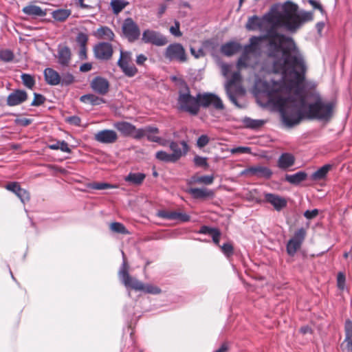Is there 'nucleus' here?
Returning a JSON list of instances; mask_svg holds the SVG:
<instances>
[{
	"instance_id": "obj_62",
	"label": "nucleus",
	"mask_w": 352,
	"mask_h": 352,
	"mask_svg": "<svg viewBox=\"0 0 352 352\" xmlns=\"http://www.w3.org/2000/svg\"><path fill=\"white\" fill-rule=\"evenodd\" d=\"M217 230V228H210L206 226H203L201 227L198 233L205 234H208L212 235V233H214L215 232V230Z\"/></svg>"
},
{
	"instance_id": "obj_64",
	"label": "nucleus",
	"mask_w": 352,
	"mask_h": 352,
	"mask_svg": "<svg viewBox=\"0 0 352 352\" xmlns=\"http://www.w3.org/2000/svg\"><path fill=\"white\" fill-rule=\"evenodd\" d=\"M232 66L227 63H222L221 65V73L224 77H228L231 71Z\"/></svg>"
},
{
	"instance_id": "obj_52",
	"label": "nucleus",
	"mask_w": 352,
	"mask_h": 352,
	"mask_svg": "<svg viewBox=\"0 0 352 352\" xmlns=\"http://www.w3.org/2000/svg\"><path fill=\"white\" fill-rule=\"evenodd\" d=\"M157 216L164 219L174 220V211L161 210L157 212Z\"/></svg>"
},
{
	"instance_id": "obj_49",
	"label": "nucleus",
	"mask_w": 352,
	"mask_h": 352,
	"mask_svg": "<svg viewBox=\"0 0 352 352\" xmlns=\"http://www.w3.org/2000/svg\"><path fill=\"white\" fill-rule=\"evenodd\" d=\"M89 187L94 190H105L109 188H115L114 186L104 182H94L89 185Z\"/></svg>"
},
{
	"instance_id": "obj_41",
	"label": "nucleus",
	"mask_w": 352,
	"mask_h": 352,
	"mask_svg": "<svg viewBox=\"0 0 352 352\" xmlns=\"http://www.w3.org/2000/svg\"><path fill=\"white\" fill-rule=\"evenodd\" d=\"M124 0H111V6L114 14L120 13L126 6Z\"/></svg>"
},
{
	"instance_id": "obj_47",
	"label": "nucleus",
	"mask_w": 352,
	"mask_h": 352,
	"mask_svg": "<svg viewBox=\"0 0 352 352\" xmlns=\"http://www.w3.org/2000/svg\"><path fill=\"white\" fill-rule=\"evenodd\" d=\"M244 122L247 127L251 129H257L264 124V121L261 120H252L251 118H245Z\"/></svg>"
},
{
	"instance_id": "obj_56",
	"label": "nucleus",
	"mask_w": 352,
	"mask_h": 352,
	"mask_svg": "<svg viewBox=\"0 0 352 352\" xmlns=\"http://www.w3.org/2000/svg\"><path fill=\"white\" fill-rule=\"evenodd\" d=\"M34 100L31 103V105L33 107L40 106L45 101V98L40 94L34 93Z\"/></svg>"
},
{
	"instance_id": "obj_42",
	"label": "nucleus",
	"mask_w": 352,
	"mask_h": 352,
	"mask_svg": "<svg viewBox=\"0 0 352 352\" xmlns=\"http://www.w3.org/2000/svg\"><path fill=\"white\" fill-rule=\"evenodd\" d=\"M110 230L116 233H120L123 234H129V231L125 228V226L119 222H113L110 224Z\"/></svg>"
},
{
	"instance_id": "obj_9",
	"label": "nucleus",
	"mask_w": 352,
	"mask_h": 352,
	"mask_svg": "<svg viewBox=\"0 0 352 352\" xmlns=\"http://www.w3.org/2000/svg\"><path fill=\"white\" fill-rule=\"evenodd\" d=\"M306 236V230L301 228L296 230L292 239L287 242L286 250L289 256H294L299 250Z\"/></svg>"
},
{
	"instance_id": "obj_29",
	"label": "nucleus",
	"mask_w": 352,
	"mask_h": 352,
	"mask_svg": "<svg viewBox=\"0 0 352 352\" xmlns=\"http://www.w3.org/2000/svg\"><path fill=\"white\" fill-rule=\"evenodd\" d=\"M23 12L27 15L32 16H45L46 12L40 6L30 4L25 6L23 10Z\"/></svg>"
},
{
	"instance_id": "obj_27",
	"label": "nucleus",
	"mask_w": 352,
	"mask_h": 352,
	"mask_svg": "<svg viewBox=\"0 0 352 352\" xmlns=\"http://www.w3.org/2000/svg\"><path fill=\"white\" fill-rule=\"evenodd\" d=\"M258 50L256 48H249L248 45L244 47V51L239 58L237 62V67L241 68L242 67H246L248 66L249 54L258 52Z\"/></svg>"
},
{
	"instance_id": "obj_45",
	"label": "nucleus",
	"mask_w": 352,
	"mask_h": 352,
	"mask_svg": "<svg viewBox=\"0 0 352 352\" xmlns=\"http://www.w3.org/2000/svg\"><path fill=\"white\" fill-rule=\"evenodd\" d=\"M60 80L62 86H68L74 82V76L69 72H65L60 76Z\"/></svg>"
},
{
	"instance_id": "obj_36",
	"label": "nucleus",
	"mask_w": 352,
	"mask_h": 352,
	"mask_svg": "<svg viewBox=\"0 0 352 352\" xmlns=\"http://www.w3.org/2000/svg\"><path fill=\"white\" fill-rule=\"evenodd\" d=\"M122 72L128 77H133L138 73V69L133 63L126 65H119Z\"/></svg>"
},
{
	"instance_id": "obj_48",
	"label": "nucleus",
	"mask_w": 352,
	"mask_h": 352,
	"mask_svg": "<svg viewBox=\"0 0 352 352\" xmlns=\"http://www.w3.org/2000/svg\"><path fill=\"white\" fill-rule=\"evenodd\" d=\"M299 20V28L304 22L310 21L313 19V14L311 12H301L300 14H297Z\"/></svg>"
},
{
	"instance_id": "obj_59",
	"label": "nucleus",
	"mask_w": 352,
	"mask_h": 352,
	"mask_svg": "<svg viewBox=\"0 0 352 352\" xmlns=\"http://www.w3.org/2000/svg\"><path fill=\"white\" fill-rule=\"evenodd\" d=\"M337 285L340 290H344L345 287V275L340 272L337 276Z\"/></svg>"
},
{
	"instance_id": "obj_63",
	"label": "nucleus",
	"mask_w": 352,
	"mask_h": 352,
	"mask_svg": "<svg viewBox=\"0 0 352 352\" xmlns=\"http://www.w3.org/2000/svg\"><path fill=\"white\" fill-rule=\"evenodd\" d=\"M16 124L27 126L32 123V120L28 118H17L14 120Z\"/></svg>"
},
{
	"instance_id": "obj_20",
	"label": "nucleus",
	"mask_w": 352,
	"mask_h": 352,
	"mask_svg": "<svg viewBox=\"0 0 352 352\" xmlns=\"http://www.w3.org/2000/svg\"><path fill=\"white\" fill-rule=\"evenodd\" d=\"M43 74L47 84L55 86L60 83V75L54 69L50 67L45 69Z\"/></svg>"
},
{
	"instance_id": "obj_13",
	"label": "nucleus",
	"mask_w": 352,
	"mask_h": 352,
	"mask_svg": "<svg viewBox=\"0 0 352 352\" xmlns=\"http://www.w3.org/2000/svg\"><path fill=\"white\" fill-rule=\"evenodd\" d=\"M241 174L254 176L259 178L270 179L272 175V171L266 166L256 165L247 168L242 171Z\"/></svg>"
},
{
	"instance_id": "obj_61",
	"label": "nucleus",
	"mask_w": 352,
	"mask_h": 352,
	"mask_svg": "<svg viewBox=\"0 0 352 352\" xmlns=\"http://www.w3.org/2000/svg\"><path fill=\"white\" fill-rule=\"evenodd\" d=\"M6 188L12 192H14L16 195L18 193V191L21 189V186L17 182H11L8 184L6 186Z\"/></svg>"
},
{
	"instance_id": "obj_24",
	"label": "nucleus",
	"mask_w": 352,
	"mask_h": 352,
	"mask_svg": "<svg viewBox=\"0 0 352 352\" xmlns=\"http://www.w3.org/2000/svg\"><path fill=\"white\" fill-rule=\"evenodd\" d=\"M113 126L118 131H120L124 136L132 135L133 131L135 130L134 125L125 121L115 122L113 124Z\"/></svg>"
},
{
	"instance_id": "obj_50",
	"label": "nucleus",
	"mask_w": 352,
	"mask_h": 352,
	"mask_svg": "<svg viewBox=\"0 0 352 352\" xmlns=\"http://www.w3.org/2000/svg\"><path fill=\"white\" fill-rule=\"evenodd\" d=\"M14 58V54L10 50L0 51V60L4 62H10Z\"/></svg>"
},
{
	"instance_id": "obj_26",
	"label": "nucleus",
	"mask_w": 352,
	"mask_h": 352,
	"mask_svg": "<svg viewBox=\"0 0 352 352\" xmlns=\"http://www.w3.org/2000/svg\"><path fill=\"white\" fill-rule=\"evenodd\" d=\"M332 167L333 166L329 164L324 165L323 166L318 169L316 171L313 173L310 176V179L312 181L315 182L324 179L327 177V175L329 170H331Z\"/></svg>"
},
{
	"instance_id": "obj_60",
	"label": "nucleus",
	"mask_w": 352,
	"mask_h": 352,
	"mask_svg": "<svg viewBox=\"0 0 352 352\" xmlns=\"http://www.w3.org/2000/svg\"><path fill=\"white\" fill-rule=\"evenodd\" d=\"M210 139L206 135H201L197 141V146L203 148L209 143Z\"/></svg>"
},
{
	"instance_id": "obj_53",
	"label": "nucleus",
	"mask_w": 352,
	"mask_h": 352,
	"mask_svg": "<svg viewBox=\"0 0 352 352\" xmlns=\"http://www.w3.org/2000/svg\"><path fill=\"white\" fill-rule=\"evenodd\" d=\"M88 41V36L87 34L80 32L76 36V42L79 47H85Z\"/></svg>"
},
{
	"instance_id": "obj_40",
	"label": "nucleus",
	"mask_w": 352,
	"mask_h": 352,
	"mask_svg": "<svg viewBox=\"0 0 352 352\" xmlns=\"http://www.w3.org/2000/svg\"><path fill=\"white\" fill-rule=\"evenodd\" d=\"M21 80L24 86L32 89L35 85V80L33 76L28 74H21Z\"/></svg>"
},
{
	"instance_id": "obj_6",
	"label": "nucleus",
	"mask_w": 352,
	"mask_h": 352,
	"mask_svg": "<svg viewBox=\"0 0 352 352\" xmlns=\"http://www.w3.org/2000/svg\"><path fill=\"white\" fill-rule=\"evenodd\" d=\"M241 80V74L239 72H234L231 78L228 80L225 85L226 94L230 100L237 107L241 108V106L238 103L236 100V95L243 94L244 90L241 87H236V89L233 91V87Z\"/></svg>"
},
{
	"instance_id": "obj_57",
	"label": "nucleus",
	"mask_w": 352,
	"mask_h": 352,
	"mask_svg": "<svg viewBox=\"0 0 352 352\" xmlns=\"http://www.w3.org/2000/svg\"><path fill=\"white\" fill-rule=\"evenodd\" d=\"M180 23L178 21H175V25L171 26L169 29V31L171 34L175 36L179 37L182 35V32L180 31Z\"/></svg>"
},
{
	"instance_id": "obj_12",
	"label": "nucleus",
	"mask_w": 352,
	"mask_h": 352,
	"mask_svg": "<svg viewBox=\"0 0 352 352\" xmlns=\"http://www.w3.org/2000/svg\"><path fill=\"white\" fill-rule=\"evenodd\" d=\"M118 135L116 131L111 129H103L94 135V140L101 144H112L117 142Z\"/></svg>"
},
{
	"instance_id": "obj_5",
	"label": "nucleus",
	"mask_w": 352,
	"mask_h": 352,
	"mask_svg": "<svg viewBox=\"0 0 352 352\" xmlns=\"http://www.w3.org/2000/svg\"><path fill=\"white\" fill-rule=\"evenodd\" d=\"M177 104L179 110L196 116L199 113L198 94L192 96L188 87L185 85L179 91Z\"/></svg>"
},
{
	"instance_id": "obj_34",
	"label": "nucleus",
	"mask_w": 352,
	"mask_h": 352,
	"mask_svg": "<svg viewBox=\"0 0 352 352\" xmlns=\"http://www.w3.org/2000/svg\"><path fill=\"white\" fill-rule=\"evenodd\" d=\"M71 14V10L67 9H58L52 12V18L59 22L65 21Z\"/></svg>"
},
{
	"instance_id": "obj_32",
	"label": "nucleus",
	"mask_w": 352,
	"mask_h": 352,
	"mask_svg": "<svg viewBox=\"0 0 352 352\" xmlns=\"http://www.w3.org/2000/svg\"><path fill=\"white\" fill-rule=\"evenodd\" d=\"M80 100L84 103H89L91 105H100L105 102V100L93 94H85L80 98Z\"/></svg>"
},
{
	"instance_id": "obj_21",
	"label": "nucleus",
	"mask_w": 352,
	"mask_h": 352,
	"mask_svg": "<svg viewBox=\"0 0 352 352\" xmlns=\"http://www.w3.org/2000/svg\"><path fill=\"white\" fill-rule=\"evenodd\" d=\"M186 192L194 199H205L214 197L213 191L206 188H190Z\"/></svg>"
},
{
	"instance_id": "obj_55",
	"label": "nucleus",
	"mask_w": 352,
	"mask_h": 352,
	"mask_svg": "<svg viewBox=\"0 0 352 352\" xmlns=\"http://www.w3.org/2000/svg\"><path fill=\"white\" fill-rule=\"evenodd\" d=\"M190 216L186 213L174 211V220H177L181 222H188L190 221Z\"/></svg>"
},
{
	"instance_id": "obj_23",
	"label": "nucleus",
	"mask_w": 352,
	"mask_h": 352,
	"mask_svg": "<svg viewBox=\"0 0 352 352\" xmlns=\"http://www.w3.org/2000/svg\"><path fill=\"white\" fill-rule=\"evenodd\" d=\"M71 60L70 49L64 46L60 47L58 52V61L62 67H67Z\"/></svg>"
},
{
	"instance_id": "obj_28",
	"label": "nucleus",
	"mask_w": 352,
	"mask_h": 352,
	"mask_svg": "<svg viewBox=\"0 0 352 352\" xmlns=\"http://www.w3.org/2000/svg\"><path fill=\"white\" fill-rule=\"evenodd\" d=\"M146 178V175L142 173H129L124 177V181L130 184L135 186L141 185Z\"/></svg>"
},
{
	"instance_id": "obj_22",
	"label": "nucleus",
	"mask_w": 352,
	"mask_h": 352,
	"mask_svg": "<svg viewBox=\"0 0 352 352\" xmlns=\"http://www.w3.org/2000/svg\"><path fill=\"white\" fill-rule=\"evenodd\" d=\"M241 49V45L234 41L228 42L221 47V52L223 54L230 56L237 53Z\"/></svg>"
},
{
	"instance_id": "obj_4",
	"label": "nucleus",
	"mask_w": 352,
	"mask_h": 352,
	"mask_svg": "<svg viewBox=\"0 0 352 352\" xmlns=\"http://www.w3.org/2000/svg\"><path fill=\"white\" fill-rule=\"evenodd\" d=\"M123 262L119 270L118 275L122 283L126 287H130L135 291L143 292L147 294H158L161 293V289L157 286L151 284H144L135 278L131 277L128 272V264L125 257V254L122 251Z\"/></svg>"
},
{
	"instance_id": "obj_38",
	"label": "nucleus",
	"mask_w": 352,
	"mask_h": 352,
	"mask_svg": "<svg viewBox=\"0 0 352 352\" xmlns=\"http://www.w3.org/2000/svg\"><path fill=\"white\" fill-rule=\"evenodd\" d=\"M147 129H152V132H146V137L147 140L152 142L160 141V137L158 136L160 130L157 127L153 126H147Z\"/></svg>"
},
{
	"instance_id": "obj_39",
	"label": "nucleus",
	"mask_w": 352,
	"mask_h": 352,
	"mask_svg": "<svg viewBox=\"0 0 352 352\" xmlns=\"http://www.w3.org/2000/svg\"><path fill=\"white\" fill-rule=\"evenodd\" d=\"M133 58L132 54L130 52L126 51L124 52L122 50L120 51V56L118 61V65H126L128 63H132Z\"/></svg>"
},
{
	"instance_id": "obj_35",
	"label": "nucleus",
	"mask_w": 352,
	"mask_h": 352,
	"mask_svg": "<svg viewBox=\"0 0 352 352\" xmlns=\"http://www.w3.org/2000/svg\"><path fill=\"white\" fill-rule=\"evenodd\" d=\"M307 178V173L302 171H299L293 175H287L285 179L287 182L292 184H298Z\"/></svg>"
},
{
	"instance_id": "obj_2",
	"label": "nucleus",
	"mask_w": 352,
	"mask_h": 352,
	"mask_svg": "<svg viewBox=\"0 0 352 352\" xmlns=\"http://www.w3.org/2000/svg\"><path fill=\"white\" fill-rule=\"evenodd\" d=\"M267 39L269 56L274 58L273 72L281 74L283 80L298 65H302L304 58L292 38L276 32L274 28L267 30L263 36L251 37L248 47L259 51L261 43Z\"/></svg>"
},
{
	"instance_id": "obj_7",
	"label": "nucleus",
	"mask_w": 352,
	"mask_h": 352,
	"mask_svg": "<svg viewBox=\"0 0 352 352\" xmlns=\"http://www.w3.org/2000/svg\"><path fill=\"white\" fill-rule=\"evenodd\" d=\"M164 56L170 61L184 63L187 60L185 49L182 44L177 43L170 44L166 48Z\"/></svg>"
},
{
	"instance_id": "obj_1",
	"label": "nucleus",
	"mask_w": 352,
	"mask_h": 352,
	"mask_svg": "<svg viewBox=\"0 0 352 352\" xmlns=\"http://www.w3.org/2000/svg\"><path fill=\"white\" fill-rule=\"evenodd\" d=\"M307 66L305 60L280 82H261L262 91L269 100L280 107L284 124L292 127L303 118L328 120L332 116L333 102L324 100L316 91V84L305 81Z\"/></svg>"
},
{
	"instance_id": "obj_46",
	"label": "nucleus",
	"mask_w": 352,
	"mask_h": 352,
	"mask_svg": "<svg viewBox=\"0 0 352 352\" xmlns=\"http://www.w3.org/2000/svg\"><path fill=\"white\" fill-rule=\"evenodd\" d=\"M222 252L223 254L228 258H230L234 254V248L231 243L228 242L223 243L222 245H219Z\"/></svg>"
},
{
	"instance_id": "obj_43",
	"label": "nucleus",
	"mask_w": 352,
	"mask_h": 352,
	"mask_svg": "<svg viewBox=\"0 0 352 352\" xmlns=\"http://www.w3.org/2000/svg\"><path fill=\"white\" fill-rule=\"evenodd\" d=\"M155 157L164 162H176L171 155V153H168L164 151H157L155 153Z\"/></svg>"
},
{
	"instance_id": "obj_17",
	"label": "nucleus",
	"mask_w": 352,
	"mask_h": 352,
	"mask_svg": "<svg viewBox=\"0 0 352 352\" xmlns=\"http://www.w3.org/2000/svg\"><path fill=\"white\" fill-rule=\"evenodd\" d=\"M28 97V94L25 91L15 89L8 95L6 103L10 107L19 105L26 101Z\"/></svg>"
},
{
	"instance_id": "obj_11",
	"label": "nucleus",
	"mask_w": 352,
	"mask_h": 352,
	"mask_svg": "<svg viewBox=\"0 0 352 352\" xmlns=\"http://www.w3.org/2000/svg\"><path fill=\"white\" fill-rule=\"evenodd\" d=\"M122 32L129 42L137 41L140 36V30L136 23L131 18L124 20L122 24Z\"/></svg>"
},
{
	"instance_id": "obj_33",
	"label": "nucleus",
	"mask_w": 352,
	"mask_h": 352,
	"mask_svg": "<svg viewBox=\"0 0 352 352\" xmlns=\"http://www.w3.org/2000/svg\"><path fill=\"white\" fill-rule=\"evenodd\" d=\"M214 177L213 175L192 176L189 181V184H199L210 185L213 183Z\"/></svg>"
},
{
	"instance_id": "obj_58",
	"label": "nucleus",
	"mask_w": 352,
	"mask_h": 352,
	"mask_svg": "<svg viewBox=\"0 0 352 352\" xmlns=\"http://www.w3.org/2000/svg\"><path fill=\"white\" fill-rule=\"evenodd\" d=\"M232 154L250 153L251 148L248 146H239L230 149Z\"/></svg>"
},
{
	"instance_id": "obj_8",
	"label": "nucleus",
	"mask_w": 352,
	"mask_h": 352,
	"mask_svg": "<svg viewBox=\"0 0 352 352\" xmlns=\"http://www.w3.org/2000/svg\"><path fill=\"white\" fill-rule=\"evenodd\" d=\"M199 109L200 107L207 108L212 106L217 110H222L224 106L221 98L211 93L198 94Z\"/></svg>"
},
{
	"instance_id": "obj_51",
	"label": "nucleus",
	"mask_w": 352,
	"mask_h": 352,
	"mask_svg": "<svg viewBox=\"0 0 352 352\" xmlns=\"http://www.w3.org/2000/svg\"><path fill=\"white\" fill-rule=\"evenodd\" d=\"M207 160V157L195 155L193 162L196 166L207 168L208 167Z\"/></svg>"
},
{
	"instance_id": "obj_19",
	"label": "nucleus",
	"mask_w": 352,
	"mask_h": 352,
	"mask_svg": "<svg viewBox=\"0 0 352 352\" xmlns=\"http://www.w3.org/2000/svg\"><path fill=\"white\" fill-rule=\"evenodd\" d=\"M264 197L265 201L271 204L278 211H280L287 206V200L279 195L272 193H266Z\"/></svg>"
},
{
	"instance_id": "obj_30",
	"label": "nucleus",
	"mask_w": 352,
	"mask_h": 352,
	"mask_svg": "<svg viewBox=\"0 0 352 352\" xmlns=\"http://www.w3.org/2000/svg\"><path fill=\"white\" fill-rule=\"evenodd\" d=\"M264 19H261L258 16L254 15L250 17L245 25V28L249 30H260L263 26Z\"/></svg>"
},
{
	"instance_id": "obj_15",
	"label": "nucleus",
	"mask_w": 352,
	"mask_h": 352,
	"mask_svg": "<svg viewBox=\"0 0 352 352\" xmlns=\"http://www.w3.org/2000/svg\"><path fill=\"white\" fill-rule=\"evenodd\" d=\"M169 147L172 151L171 155L175 162L178 161L182 156L185 155L188 151V146L185 141H170L169 143Z\"/></svg>"
},
{
	"instance_id": "obj_16",
	"label": "nucleus",
	"mask_w": 352,
	"mask_h": 352,
	"mask_svg": "<svg viewBox=\"0 0 352 352\" xmlns=\"http://www.w3.org/2000/svg\"><path fill=\"white\" fill-rule=\"evenodd\" d=\"M95 56L100 60H109L113 54L112 45L109 43H100L94 47Z\"/></svg>"
},
{
	"instance_id": "obj_14",
	"label": "nucleus",
	"mask_w": 352,
	"mask_h": 352,
	"mask_svg": "<svg viewBox=\"0 0 352 352\" xmlns=\"http://www.w3.org/2000/svg\"><path fill=\"white\" fill-rule=\"evenodd\" d=\"M109 87L110 84L107 79L101 76H96L90 82V87L92 90L102 96H104L109 92Z\"/></svg>"
},
{
	"instance_id": "obj_25",
	"label": "nucleus",
	"mask_w": 352,
	"mask_h": 352,
	"mask_svg": "<svg viewBox=\"0 0 352 352\" xmlns=\"http://www.w3.org/2000/svg\"><path fill=\"white\" fill-rule=\"evenodd\" d=\"M94 36L98 39L110 41H113L115 36L113 31L107 26H102L97 29L96 31L94 32Z\"/></svg>"
},
{
	"instance_id": "obj_37",
	"label": "nucleus",
	"mask_w": 352,
	"mask_h": 352,
	"mask_svg": "<svg viewBox=\"0 0 352 352\" xmlns=\"http://www.w3.org/2000/svg\"><path fill=\"white\" fill-rule=\"evenodd\" d=\"M48 148L51 150H60L61 151L67 153H70L72 152L68 144L64 140L58 141L55 144H49Z\"/></svg>"
},
{
	"instance_id": "obj_18",
	"label": "nucleus",
	"mask_w": 352,
	"mask_h": 352,
	"mask_svg": "<svg viewBox=\"0 0 352 352\" xmlns=\"http://www.w3.org/2000/svg\"><path fill=\"white\" fill-rule=\"evenodd\" d=\"M345 338L341 344L343 352H352V322L347 320L344 326Z\"/></svg>"
},
{
	"instance_id": "obj_44",
	"label": "nucleus",
	"mask_w": 352,
	"mask_h": 352,
	"mask_svg": "<svg viewBox=\"0 0 352 352\" xmlns=\"http://www.w3.org/2000/svg\"><path fill=\"white\" fill-rule=\"evenodd\" d=\"M151 130L152 129H147V126L140 129H136L135 126V130L133 131V135L131 136L136 140H140L146 137V132H152Z\"/></svg>"
},
{
	"instance_id": "obj_31",
	"label": "nucleus",
	"mask_w": 352,
	"mask_h": 352,
	"mask_svg": "<svg viewBox=\"0 0 352 352\" xmlns=\"http://www.w3.org/2000/svg\"><path fill=\"white\" fill-rule=\"evenodd\" d=\"M294 163V157L288 153L282 154L278 161L279 168L286 169Z\"/></svg>"
},
{
	"instance_id": "obj_10",
	"label": "nucleus",
	"mask_w": 352,
	"mask_h": 352,
	"mask_svg": "<svg viewBox=\"0 0 352 352\" xmlns=\"http://www.w3.org/2000/svg\"><path fill=\"white\" fill-rule=\"evenodd\" d=\"M142 41L144 43H150L156 46H164L168 43L167 38L160 32L146 30L142 33Z\"/></svg>"
},
{
	"instance_id": "obj_3",
	"label": "nucleus",
	"mask_w": 352,
	"mask_h": 352,
	"mask_svg": "<svg viewBox=\"0 0 352 352\" xmlns=\"http://www.w3.org/2000/svg\"><path fill=\"white\" fill-rule=\"evenodd\" d=\"M298 6L292 2H286L283 6V12L271 16H265V19L272 24L268 29L276 32L278 27H284L287 30L294 32L299 28V19L297 16Z\"/></svg>"
},
{
	"instance_id": "obj_54",
	"label": "nucleus",
	"mask_w": 352,
	"mask_h": 352,
	"mask_svg": "<svg viewBox=\"0 0 352 352\" xmlns=\"http://www.w3.org/2000/svg\"><path fill=\"white\" fill-rule=\"evenodd\" d=\"M16 196L20 199L23 204L28 202L30 200V195L28 190L21 188L18 191Z\"/></svg>"
}]
</instances>
